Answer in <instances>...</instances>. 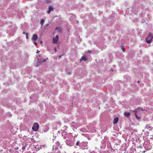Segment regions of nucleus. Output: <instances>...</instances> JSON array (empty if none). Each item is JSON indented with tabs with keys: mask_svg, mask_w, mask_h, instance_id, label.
I'll list each match as a JSON object with an SVG mask.
<instances>
[{
	"mask_svg": "<svg viewBox=\"0 0 153 153\" xmlns=\"http://www.w3.org/2000/svg\"><path fill=\"white\" fill-rule=\"evenodd\" d=\"M153 39V36L152 35L151 33H149L148 36L146 38V42L148 44L150 43Z\"/></svg>",
	"mask_w": 153,
	"mask_h": 153,
	"instance_id": "obj_1",
	"label": "nucleus"
},
{
	"mask_svg": "<svg viewBox=\"0 0 153 153\" xmlns=\"http://www.w3.org/2000/svg\"><path fill=\"white\" fill-rule=\"evenodd\" d=\"M39 127V126L38 123H35L33 126L32 129L34 131H37Z\"/></svg>",
	"mask_w": 153,
	"mask_h": 153,
	"instance_id": "obj_2",
	"label": "nucleus"
},
{
	"mask_svg": "<svg viewBox=\"0 0 153 153\" xmlns=\"http://www.w3.org/2000/svg\"><path fill=\"white\" fill-rule=\"evenodd\" d=\"M56 146L55 147V149H54V147H53L52 149L53 151V152H56L54 150H56L58 149V148L59 147L60 148L61 146L60 145V143L58 141H57L56 143ZM54 147V146H53Z\"/></svg>",
	"mask_w": 153,
	"mask_h": 153,
	"instance_id": "obj_3",
	"label": "nucleus"
},
{
	"mask_svg": "<svg viewBox=\"0 0 153 153\" xmlns=\"http://www.w3.org/2000/svg\"><path fill=\"white\" fill-rule=\"evenodd\" d=\"M59 36L58 35H56L55 37L53 38V43L55 44L59 40Z\"/></svg>",
	"mask_w": 153,
	"mask_h": 153,
	"instance_id": "obj_4",
	"label": "nucleus"
},
{
	"mask_svg": "<svg viewBox=\"0 0 153 153\" xmlns=\"http://www.w3.org/2000/svg\"><path fill=\"white\" fill-rule=\"evenodd\" d=\"M38 38V36L36 34H33V35L31 39L33 41H36L37 40Z\"/></svg>",
	"mask_w": 153,
	"mask_h": 153,
	"instance_id": "obj_5",
	"label": "nucleus"
},
{
	"mask_svg": "<svg viewBox=\"0 0 153 153\" xmlns=\"http://www.w3.org/2000/svg\"><path fill=\"white\" fill-rule=\"evenodd\" d=\"M87 58L86 56H83L80 59V62H81L82 61H87Z\"/></svg>",
	"mask_w": 153,
	"mask_h": 153,
	"instance_id": "obj_6",
	"label": "nucleus"
},
{
	"mask_svg": "<svg viewBox=\"0 0 153 153\" xmlns=\"http://www.w3.org/2000/svg\"><path fill=\"white\" fill-rule=\"evenodd\" d=\"M55 30L57 32L61 33L62 31V28L61 27H56L55 28Z\"/></svg>",
	"mask_w": 153,
	"mask_h": 153,
	"instance_id": "obj_7",
	"label": "nucleus"
},
{
	"mask_svg": "<svg viewBox=\"0 0 153 153\" xmlns=\"http://www.w3.org/2000/svg\"><path fill=\"white\" fill-rule=\"evenodd\" d=\"M118 118L117 117L114 118V119L113 123L114 124H115L117 123L118 121Z\"/></svg>",
	"mask_w": 153,
	"mask_h": 153,
	"instance_id": "obj_8",
	"label": "nucleus"
},
{
	"mask_svg": "<svg viewBox=\"0 0 153 153\" xmlns=\"http://www.w3.org/2000/svg\"><path fill=\"white\" fill-rule=\"evenodd\" d=\"M53 10V8L52 6H50L49 7V10L48 11L47 13H50L51 11Z\"/></svg>",
	"mask_w": 153,
	"mask_h": 153,
	"instance_id": "obj_9",
	"label": "nucleus"
},
{
	"mask_svg": "<svg viewBox=\"0 0 153 153\" xmlns=\"http://www.w3.org/2000/svg\"><path fill=\"white\" fill-rule=\"evenodd\" d=\"M145 128H147L148 129H149V130L152 129V127L151 126H149L148 124H147L145 126Z\"/></svg>",
	"mask_w": 153,
	"mask_h": 153,
	"instance_id": "obj_10",
	"label": "nucleus"
},
{
	"mask_svg": "<svg viewBox=\"0 0 153 153\" xmlns=\"http://www.w3.org/2000/svg\"><path fill=\"white\" fill-rule=\"evenodd\" d=\"M131 114L129 112H125L124 114V115L126 117H128Z\"/></svg>",
	"mask_w": 153,
	"mask_h": 153,
	"instance_id": "obj_11",
	"label": "nucleus"
},
{
	"mask_svg": "<svg viewBox=\"0 0 153 153\" xmlns=\"http://www.w3.org/2000/svg\"><path fill=\"white\" fill-rule=\"evenodd\" d=\"M45 22V20L44 19H42L40 21V23L42 26H43Z\"/></svg>",
	"mask_w": 153,
	"mask_h": 153,
	"instance_id": "obj_12",
	"label": "nucleus"
},
{
	"mask_svg": "<svg viewBox=\"0 0 153 153\" xmlns=\"http://www.w3.org/2000/svg\"><path fill=\"white\" fill-rule=\"evenodd\" d=\"M134 111L135 112V114H134V115H135V116L136 118H137V119H139V117H138L137 115L136 112H137L136 111Z\"/></svg>",
	"mask_w": 153,
	"mask_h": 153,
	"instance_id": "obj_13",
	"label": "nucleus"
},
{
	"mask_svg": "<svg viewBox=\"0 0 153 153\" xmlns=\"http://www.w3.org/2000/svg\"><path fill=\"white\" fill-rule=\"evenodd\" d=\"M28 33H26V38L27 39H28Z\"/></svg>",
	"mask_w": 153,
	"mask_h": 153,
	"instance_id": "obj_14",
	"label": "nucleus"
},
{
	"mask_svg": "<svg viewBox=\"0 0 153 153\" xmlns=\"http://www.w3.org/2000/svg\"><path fill=\"white\" fill-rule=\"evenodd\" d=\"M45 128L46 129V130H44V132H45L47 131L48 130V129H49L48 128V127H45Z\"/></svg>",
	"mask_w": 153,
	"mask_h": 153,
	"instance_id": "obj_15",
	"label": "nucleus"
},
{
	"mask_svg": "<svg viewBox=\"0 0 153 153\" xmlns=\"http://www.w3.org/2000/svg\"><path fill=\"white\" fill-rule=\"evenodd\" d=\"M91 51L89 50L87 51V53H91Z\"/></svg>",
	"mask_w": 153,
	"mask_h": 153,
	"instance_id": "obj_16",
	"label": "nucleus"
},
{
	"mask_svg": "<svg viewBox=\"0 0 153 153\" xmlns=\"http://www.w3.org/2000/svg\"><path fill=\"white\" fill-rule=\"evenodd\" d=\"M79 143V141H77L76 144V146H78Z\"/></svg>",
	"mask_w": 153,
	"mask_h": 153,
	"instance_id": "obj_17",
	"label": "nucleus"
},
{
	"mask_svg": "<svg viewBox=\"0 0 153 153\" xmlns=\"http://www.w3.org/2000/svg\"><path fill=\"white\" fill-rule=\"evenodd\" d=\"M138 110H140L141 111H143L144 110V109H143V108H141L140 107H139V108H138Z\"/></svg>",
	"mask_w": 153,
	"mask_h": 153,
	"instance_id": "obj_18",
	"label": "nucleus"
},
{
	"mask_svg": "<svg viewBox=\"0 0 153 153\" xmlns=\"http://www.w3.org/2000/svg\"><path fill=\"white\" fill-rule=\"evenodd\" d=\"M122 50L123 52H124L125 51V49L124 48H122Z\"/></svg>",
	"mask_w": 153,
	"mask_h": 153,
	"instance_id": "obj_19",
	"label": "nucleus"
},
{
	"mask_svg": "<svg viewBox=\"0 0 153 153\" xmlns=\"http://www.w3.org/2000/svg\"><path fill=\"white\" fill-rule=\"evenodd\" d=\"M34 45H36V46L37 45V43L36 42H34Z\"/></svg>",
	"mask_w": 153,
	"mask_h": 153,
	"instance_id": "obj_20",
	"label": "nucleus"
},
{
	"mask_svg": "<svg viewBox=\"0 0 153 153\" xmlns=\"http://www.w3.org/2000/svg\"><path fill=\"white\" fill-rule=\"evenodd\" d=\"M26 33H28L27 32H23V34H25L26 35Z\"/></svg>",
	"mask_w": 153,
	"mask_h": 153,
	"instance_id": "obj_21",
	"label": "nucleus"
},
{
	"mask_svg": "<svg viewBox=\"0 0 153 153\" xmlns=\"http://www.w3.org/2000/svg\"><path fill=\"white\" fill-rule=\"evenodd\" d=\"M54 51H55V52H56L57 50H56V48H54Z\"/></svg>",
	"mask_w": 153,
	"mask_h": 153,
	"instance_id": "obj_22",
	"label": "nucleus"
},
{
	"mask_svg": "<svg viewBox=\"0 0 153 153\" xmlns=\"http://www.w3.org/2000/svg\"><path fill=\"white\" fill-rule=\"evenodd\" d=\"M63 55H62V56H58V57L59 58H60Z\"/></svg>",
	"mask_w": 153,
	"mask_h": 153,
	"instance_id": "obj_23",
	"label": "nucleus"
},
{
	"mask_svg": "<svg viewBox=\"0 0 153 153\" xmlns=\"http://www.w3.org/2000/svg\"><path fill=\"white\" fill-rule=\"evenodd\" d=\"M39 52H40L38 50H37V52L36 53H39Z\"/></svg>",
	"mask_w": 153,
	"mask_h": 153,
	"instance_id": "obj_24",
	"label": "nucleus"
},
{
	"mask_svg": "<svg viewBox=\"0 0 153 153\" xmlns=\"http://www.w3.org/2000/svg\"><path fill=\"white\" fill-rule=\"evenodd\" d=\"M46 61V59H44L43 60V62H45Z\"/></svg>",
	"mask_w": 153,
	"mask_h": 153,
	"instance_id": "obj_25",
	"label": "nucleus"
},
{
	"mask_svg": "<svg viewBox=\"0 0 153 153\" xmlns=\"http://www.w3.org/2000/svg\"><path fill=\"white\" fill-rule=\"evenodd\" d=\"M138 82L139 83V82H140V81H138Z\"/></svg>",
	"mask_w": 153,
	"mask_h": 153,
	"instance_id": "obj_26",
	"label": "nucleus"
}]
</instances>
